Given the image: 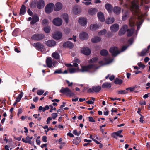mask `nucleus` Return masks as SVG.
Instances as JSON below:
<instances>
[{
    "mask_svg": "<svg viewBox=\"0 0 150 150\" xmlns=\"http://www.w3.org/2000/svg\"><path fill=\"white\" fill-rule=\"evenodd\" d=\"M46 45L49 47H52L56 45V42L54 40H50L47 42Z\"/></svg>",
    "mask_w": 150,
    "mask_h": 150,
    "instance_id": "nucleus-18",
    "label": "nucleus"
},
{
    "mask_svg": "<svg viewBox=\"0 0 150 150\" xmlns=\"http://www.w3.org/2000/svg\"><path fill=\"white\" fill-rule=\"evenodd\" d=\"M115 21L114 19L113 18H109L106 21V23L108 24H112Z\"/></svg>",
    "mask_w": 150,
    "mask_h": 150,
    "instance_id": "nucleus-37",
    "label": "nucleus"
},
{
    "mask_svg": "<svg viewBox=\"0 0 150 150\" xmlns=\"http://www.w3.org/2000/svg\"><path fill=\"white\" fill-rule=\"evenodd\" d=\"M129 90L131 92H132L134 90L133 87H129L127 88L126 89V91Z\"/></svg>",
    "mask_w": 150,
    "mask_h": 150,
    "instance_id": "nucleus-63",
    "label": "nucleus"
},
{
    "mask_svg": "<svg viewBox=\"0 0 150 150\" xmlns=\"http://www.w3.org/2000/svg\"><path fill=\"white\" fill-rule=\"evenodd\" d=\"M113 60L112 59H105L103 61H100L99 64L101 65L108 64L111 62Z\"/></svg>",
    "mask_w": 150,
    "mask_h": 150,
    "instance_id": "nucleus-8",
    "label": "nucleus"
},
{
    "mask_svg": "<svg viewBox=\"0 0 150 150\" xmlns=\"http://www.w3.org/2000/svg\"><path fill=\"white\" fill-rule=\"evenodd\" d=\"M105 8L107 10L108 12H111L113 9V7L112 5L109 3H106L105 4Z\"/></svg>",
    "mask_w": 150,
    "mask_h": 150,
    "instance_id": "nucleus-17",
    "label": "nucleus"
},
{
    "mask_svg": "<svg viewBox=\"0 0 150 150\" xmlns=\"http://www.w3.org/2000/svg\"><path fill=\"white\" fill-rule=\"evenodd\" d=\"M119 135H120V134L116 132L113 133L112 134V137L115 138L116 139H117V138L116 137V136H119Z\"/></svg>",
    "mask_w": 150,
    "mask_h": 150,
    "instance_id": "nucleus-47",
    "label": "nucleus"
},
{
    "mask_svg": "<svg viewBox=\"0 0 150 150\" xmlns=\"http://www.w3.org/2000/svg\"><path fill=\"white\" fill-rule=\"evenodd\" d=\"M45 4L44 1L42 0H40L38 3V8L39 9H40L42 8H43Z\"/></svg>",
    "mask_w": 150,
    "mask_h": 150,
    "instance_id": "nucleus-24",
    "label": "nucleus"
},
{
    "mask_svg": "<svg viewBox=\"0 0 150 150\" xmlns=\"http://www.w3.org/2000/svg\"><path fill=\"white\" fill-rule=\"evenodd\" d=\"M81 141V139L79 138H77L76 139L73 140V142L74 144L77 145L79 144Z\"/></svg>",
    "mask_w": 150,
    "mask_h": 150,
    "instance_id": "nucleus-43",
    "label": "nucleus"
},
{
    "mask_svg": "<svg viewBox=\"0 0 150 150\" xmlns=\"http://www.w3.org/2000/svg\"><path fill=\"white\" fill-rule=\"evenodd\" d=\"M127 29V25H124L121 28L120 31H119V35H122L124 34Z\"/></svg>",
    "mask_w": 150,
    "mask_h": 150,
    "instance_id": "nucleus-15",
    "label": "nucleus"
},
{
    "mask_svg": "<svg viewBox=\"0 0 150 150\" xmlns=\"http://www.w3.org/2000/svg\"><path fill=\"white\" fill-rule=\"evenodd\" d=\"M23 95V92H21L20 94L18 95V96L16 97V101L17 102H19L22 97Z\"/></svg>",
    "mask_w": 150,
    "mask_h": 150,
    "instance_id": "nucleus-33",
    "label": "nucleus"
},
{
    "mask_svg": "<svg viewBox=\"0 0 150 150\" xmlns=\"http://www.w3.org/2000/svg\"><path fill=\"white\" fill-rule=\"evenodd\" d=\"M97 16L99 19L101 21L103 22L105 21L104 15L102 12H98L97 14Z\"/></svg>",
    "mask_w": 150,
    "mask_h": 150,
    "instance_id": "nucleus-21",
    "label": "nucleus"
},
{
    "mask_svg": "<svg viewBox=\"0 0 150 150\" xmlns=\"http://www.w3.org/2000/svg\"><path fill=\"white\" fill-rule=\"evenodd\" d=\"M107 32V31L105 29H103L98 33V35L99 36L104 35Z\"/></svg>",
    "mask_w": 150,
    "mask_h": 150,
    "instance_id": "nucleus-42",
    "label": "nucleus"
},
{
    "mask_svg": "<svg viewBox=\"0 0 150 150\" xmlns=\"http://www.w3.org/2000/svg\"><path fill=\"white\" fill-rule=\"evenodd\" d=\"M27 12L31 16H32V15L33 13L31 11V10H30V9H29L28 10Z\"/></svg>",
    "mask_w": 150,
    "mask_h": 150,
    "instance_id": "nucleus-64",
    "label": "nucleus"
},
{
    "mask_svg": "<svg viewBox=\"0 0 150 150\" xmlns=\"http://www.w3.org/2000/svg\"><path fill=\"white\" fill-rule=\"evenodd\" d=\"M130 8L132 11H134L137 16H139L138 12L139 6L138 1L137 0H134L132 2Z\"/></svg>",
    "mask_w": 150,
    "mask_h": 150,
    "instance_id": "nucleus-2",
    "label": "nucleus"
},
{
    "mask_svg": "<svg viewBox=\"0 0 150 150\" xmlns=\"http://www.w3.org/2000/svg\"><path fill=\"white\" fill-rule=\"evenodd\" d=\"M62 33L59 31H56L52 34V37L56 40H59L62 37Z\"/></svg>",
    "mask_w": 150,
    "mask_h": 150,
    "instance_id": "nucleus-7",
    "label": "nucleus"
},
{
    "mask_svg": "<svg viewBox=\"0 0 150 150\" xmlns=\"http://www.w3.org/2000/svg\"><path fill=\"white\" fill-rule=\"evenodd\" d=\"M39 20V18L37 15H35L33 18V20L31 22V24H34Z\"/></svg>",
    "mask_w": 150,
    "mask_h": 150,
    "instance_id": "nucleus-25",
    "label": "nucleus"
},
{
    "mask_svg": "<svg viewBox=\"0 0 150 150\" xmlns=\"http://www.w3.org/2000/svg\"><path fill=\"white\" fill-rule=\"evenodd\" d=\"M76 36L73 35V38H71L69 39V40H71L73 39L74 41H76Z\"/></svg>",
    "mask_w": 150,
    "mask_h": 150,
    "instance_id": "nucleus-58",
    "label": "nucleus"
},
{
    "mask_svg": "<svg viewBox=\"0 0 150 150\" xmlns=\"http://www.w3.org/2000/svg\"><path fill=\"white\" fill-rule=\"evenodd\" d=\"M32 139V137H27L26 138V141H25V143H28L30 144H32V142L31 141V140Z\"/></svg>",
    "mask_w": 150,
    "mask_h": 150,
    "instance_id": "nucleus-45",
    "label": "nucleus"
},
{
    "mask_svg": "<svg viewBox=\"0 0 150 150\" xmlns=\"http://www.w3.org/2000/svg\"><path fill=\"white\" fill-rule=\"evenodd\" d=\"M91 52L90 50L87 47H84L81 50V52L86 55H89Z\"/></svg>",
    "mask_w": 150,
    "mask_h": 150,
    "instance_id": "nucleus-14",
    "label": "nucleus"
},
{
    "mask_svg": "<svg viewBox=\"0 0 150 150\" xmlns=\"http://www.w3.org/2000/svg\"><path fill=\"white\" fill-rule=\"evenodd\" d=\"M53 23L57 26H59L61 25L62 23V21L61 19L59 18H57L53 20Z\"/></svg>",
    "mask_w": 150,
    "mask_h": 150,
    "instance_id": "nucleus-10",
    "label": "nucleus"
},
{
    "mask_svg": "<svg viewBox=\"0 0 150 150\" xmlns=\"http://www.w3.org/2000/svg\"><path fill=\"white\" fill-rule=\"evenodd\" d=\"M26 12V7L24 5H22L20 10L19 14L22 16Z\"/></svg>",
    "mask_w": 150,
    "mask_h": 150,
    "instance_id": "nucleus-27",
    "label": "nucleus"
},
{
    "mask_svg": "<svg viewBox=\"0 0 150 150\" xmlns=\"http://www.w3.org/2000/svg\"><path fill=\"white\" fill-rule=\"evenodd\" d=\"M98 60V59L97 57H94L92 59L88 60V63L89 64L96 63Z\"/></svg>",
    "mask_w": 150,
    "mask_h": 150,
    "instance_id": "nucleus-34",
    "label": "nucleus"
},
{
    "mask_svg": "<svg viewBox=\"0 0 150 150\" xmlns=\"http://www.w3.org/2000/svg\"><path fill=\"white\" fill-rule=\"evenodd\" d=\"M62 7V5L60 2L56 3L54 7V10L55 11H58L60 10Z\"/></svg>",
    "mask_w": 150,
    "mask_h": 150,
    "instance_id": "nucleus-16",
    "label": "nucleus"
},
{
    "mask_svg": "<svg viewBox=\"0 0 150 150\" xmlns=\"http://www.w3.org/2000/svg\"><path fill=\"white\" fill-rule=\"evenodd\" d=\"M48 21L47 19H44L42 22V24L44 25H47L48 24Z\"/></svg>",
    "mask_w": 150,
    "mask_h": 150,
    "instance_id": "nucleus-49",
    "label": "nucleus"
},
{
    "mask_svg": "<svg viewBox=\"0 0 150 150\" xmlns=\"http://www.w3.org/2000/svg\"><path fill=\"white\" fill-rule=\"evenodd\" d=\"M93 90L96 92H98L101 89V87L100 86H93L92 88Z\"/></svg>",
    "mask_w": 150,
    "mask_h": 150,
    "instance_id": "nucleus-32",
    "label": "nucleus"
},
{
    "mask_svg": "<svg viewBox=\"0 0 150 150\" xmlns=\"http://www.w3.org/2000/svg\"><path fill=\"white\" fill-rule=\"evenodd\" d=\"M73 11L74 13L77 14L80 13L81 9L80 8H78L77 7L75 6L73 8Z\"/></svg>",
    "mask_w": 150,
    "mask_h": 150,
    "instance_id": "nucleus-28",
    "label": "nucleus"
},
{
    "mask_svg": "<svg viewBox=\"0 0 150 150\" xmlns=\"http://www.w3.org/2000/svg\"><path fill=\"white\" fill-rule=\"evenodd\" d=\"M148 50L146 49H145L143 50L141 53L140 56H145L146 54L148 53Z\"/></svg>",
    "mask_w": 150,
    "mask_h": 150,
    "instance_id": "nucleus-40",
    "label": "nucleus"
},
{
    "mask_svg": "<svg viewBox=\"0 0 150 150\" xmlns=\"http://www.w3.org/2000/svg\"><path fill=\"white\" fill-rule=\"evenodd\" d=\"M44 92V91L41 90H38L37 91V94L39 95H42Z\"/></svg>",
    "mask_w": 150,
    "mask_h": 150,
    "instance_id": "nucleus-53",
    "label": "nucleus"
},
{
    "mask_svg": "<svg viewBox=\"0 0 150 150\" xmlns=\"http://www.w3.org/2000/svg\"><path fill=\"white\" fill-rule=\"evenodd\" d=\"M100 54L103 56H105L107 55L108 53V51L105 50L103 49L100 51Z\"/></svg>",
    "mask_w": 150,
    "mask_h": 150,
    "instance_id": "nucleus-41",
    "label": "nucleus"
},
{
    "mask_svg": "<svg viewBox=\"0 0 150 150\" xmlns=\"http://www.w3.org/2000/svg\"><path fill=\"white\" fill-rule=\"evenodd\" d=\"M33 46L38 50H42L44 49V46L41 43L38 42L34 43L33 44Z\"/></svg>",
    "mask_w": 150,
    "mask_h": 150,
    "instance_id": "nucleus-12",
    "label": "nucleus"
},
{
    "mask_svg": "<svg viewBox=\"0 0 150 150\" xmlns=\"http://www.w3.org/2000/svg\"><path fill=\"white\" fill-rule=\"evenodd\" d=\"M134 32V29L132 28L130 29H128L127 30V36H131L133 34Z\"/></svg>",
    "mask_w": 150,
    "mask_h": 150,
    "instance_id": "nucleus-31",
    "label": "nucleus"
},
{
    "mask_svg": "<svg viewBox=\"0 0 150 150\" xmlns=\"http://www.w3.org/2000/svg\"><path fill=\"white\" fill-rule=\"evenodd\" d=\"M137 64L139 67L142 68V69H144L145 67V65L142 64L141 62L138 63Z\"/></svg>",
    "mask_w": 150,
    "mask_h": 150,
    "instance_id": "nucleus-51",
    "label": "nucleus"
},
{
    "mask_svg": "<svg viewBox=\"0 0 150 150\" xmlns=\"http://www.w3.org/2000/svg\"><path fill=\"white\" fill-rule=\"evenodd\" d=\"M54 4L52 3H50L47 4L45 7V12L47 13H50L53 10Z\"/></svg>",
    "mask_w": 150,
    "mask_h": 150,
    "instance_id": "nucleus-4",
    "label": "nucleus"
},
{
    "mask_svg": "<svg viewBox=\"0 0 150 150\" xmlns=\"http://www.w3.org/2000/svg\"><path fill=\"white\" fill-rule=\"evenodd\" d=\"M100 67L96 65L90 64L87 66H82L81 69H80L79 67H72L69 68V70L71 74L75 73L79 71L82 72L88 71L93 73L95 72L100 68Z\"/></svg>",
    "mask_w": 150,
    "mask_h": 150,
    "instance_id": "nucleus-1",
    "label": "nucleus"
},
{
    "mask_svg": "<svg viewBox=\"0 0 150 150\" xmlns=\"http://www.w3.org/2000/svg\"><path fill=\"white\" fill-rule=\"evenodd\" d=\"M118 94H124L127 93L128 92L126 90H120L117 91Z\"/></svg>",
    "mask_w": 150,
    "mask_h": 150,
    "instance_id": "nucleus-46",
    "label": "nucleus"
},
{
    "mask_svg": "<svg viewBox=\"0 0 150 150\" xmlns=\"http://www.w3.org/2000/svg\"><path fill=\"white\" fill-rule=\"evenodd\" d=\"M79 38L82 40H87L89 38L88 33L84 31L81 32L79 35Z\"/></svg>",
    "mask_w": 150,
    "mask_h": 150,
    "instance_id": "nucleus-5",
    "label": "nucleus"
},
{
    "mask_svg": "<svg viewBox=\"0 0 150 150\" xmlns=\"http://www.w3.org/2000/svg\"><path fill=\"white\" fill-rule=\"evenodd\" d=\"M121 8L120 7L115 6L114 8L113 11L114 13L117 15H119L120 12Z\"/></svg>",
    "mask_w": 150,
    "mask_h": 150,
    "instance_id": "nucleus-26",
    "label": "nucleus"
},
{
    "mask_svg": "<svg viewBox=\"0 0 150 150\" xmlns=\"http://www.w3.org/2000/svg\"><path fill=\"white\" fill-rule=\"evenodd\" d=\"M78 23L81 26H84L87 23V19L84 18H80L78 20Z\"/></svg>",
    "mask_w": 150,
    "mask_h": 150,
    "instance_id": "nucleus-11",
    "label": "nucleus"
},
{
    "mask_svg": "<svg viewBox=\"0 0 150 150\" xmlns=\"http://www.w3.org/2000/svg\"><path fill=\"white\" fill-rule=\"evenodd\" d=\"M52 57L56 59H57L59 58L60 56L59 54L56 52H55L52 54Z\"/></svg>",
    "mask_w": 150,
    "mask_h": 150,
    "instance_id": "nucleus-39",
    "label": "nucleus"
},
{
    "mask_svg": "<svg viewBox=\"0 0 150 150\" xmlns=\"http://www.w3.org/2000/svg\"><path fill=\"white\" fill-rule=\"evenodd\" d=\"M111 86V84L110 83L108 82H105L103 84L102 87L103 88H110Z\"/></svg>",
    "mask_w": 150,
    "mask_h": 150,
    "instance_id": "nucleus-30",
    "label": "nucleus"
},
{
    "mask_svg": "<svg viewBox=\"0 0 150 150\" xmlns=\"http://www.w3.org/2000/svg\"><path fill=\"white\" fill-rule=\"evenodd\" d=\"M46 63L47 67L51 68L52 66V60L51 57L47 58L46 60Z\"/></svg>",
    "mask_w": 150,
    "mask_h": 150,
    "instance_id": "nucleus-22",
    "label": "nucleus"
},
{
    "mask_svg": "<svg viewBox=\"0 0 150 150\" xmlns=\"http://www.w3.org/2000/svg\"><path fill=\"white\" fill-rule=\"evenodd\" d=\"M51 116L52 118L55 119L57 117L58 115L57 113H53L51 114Z\"/></svg>",
    "mask_w": 150,
    "mask_h": 150,
    "instance_id": "nucleus-52",
    "label": "nucleus"
},
{
    "mask_svg": "<svg viewBox=\"0 0 150 150\" xmlns=\"http://www.w3.org/2000/svg\"><path fill=\"white\" fill-rule=\"evenodd\" d=\"M73 133L74 134L77 136H79L81 133V132L79 131L78 132H77V130H74L73 131Z\"/></svg>",
    "mask_w": 150,
    "mask_h": 150,
    "instance_id": "nucleus-48",
    "label": "nucleus"
},
{
    "mask_svg": "<svg viewBox=\"0 0 150 150\" xmlns=\"http://www.w3.org/2000/svg\"><path fill=\"white\" fill-rule=\"evenodd\" d=\"M100 27L99 25L97 24H93L90 25V28L91 30H95L98 28Z\"/></svg>",
    "mask_w": 150,
    "mask_h": 150,
    "instance_id": "nucleus-29",
    "label": "nucleus"
},
{
    "mask_svg": "<svg viewBox=\"0 0 150 150\" xmlns=\"http://www.w3.org/2000/svg\"><path fill=\"white\" fill-rule=\"evenodd\" d=\"M110 52L111 53L112 55L114 56H116L120 53L116 47H112L110 48Z\"/></svg>",
    "mask_w": 150,
    "mask_h": 150,
    "instance_id": "nucleus-9",
    "label": "nucleus"
},
{
    "mask_svg": "<svg viewBox=\"0 0 150 150\" xmlns=\"http://www.w3.org/2000/svg\"><path fill=\"white\" fill-rule=\"evenodd\" d=\"M98 10L96 9L95 8H91L88 11L89 14L91 15H93L95 14L97 12Z\"/></svg>",
    "mask_w": 150,
    "mask_h": 150,
    "instance_id": "nucleus-23",
    "label": "nucleus"
},
{
    "mask_svg": "<svg viewBox=\"0 0 150 150\" xmlns=\"http://www.w3.org/2000/svg\"><path fill=\"white\" fill-rule=\"evenodd\" d=\"M49 109V106L48 105H46L45 107L44 108L43 110V112H45L46 110H48Z\"/></svg>",
    "mask_w": 150,
    "mask_h": 150,
    "instance_id": "nucleus-56",
    "label": "nucleus"
},
{
    "mask_svg": "<svg viewBox=\"0 0 150 150\" xmlns=\"http://www.w3.org/2000/svg\"><path fill=\"white\" fill-rule=\"evenodd\" d=\"M119 28V26L117 24H115L112 25L110 27V30L112 32L117 31Z\"/></svg>",
    "mask_w": 150,
    "mask_h": 150,
    "instance_id": "nucleus-13",
    "label": "nucleus"
},
{
    "mask_svg": "<svg viewBox=\"0 0 150 150\" xmlns=\"http://www.w3.org/2000/svg\"><path fill=\"white\" fill-rule=\"evenodd\" d=\"M73 44L69 42L68 41L65 42L63 45V46L64 47H68L69 48H71L73 47Z\"/></svg>",
    "mask_w": 150,
    "mask_h": 150,
    "instance_id": "nucleus-20",
    "label": "nucleus"
},
{
    "mask_svg": "<svg viewBox=\"0 0 150 150\" xmlns=\"http://www.w3.org/2000/svg\"><path fill=\"white\" fill-rule=\"evenodd\" d=\"M60 92L62 93L66 94L67 95L71 96L74 95V94L67 87H62L60 90Z\"/></svg>",
    "mask_w": 150,
    "mask_h": 150,
    "instance_id": "nucleus-3",
    "label": "nucleus"
},
{
    "mask_svg": "<svg viewBox=\"0 0 150 150\" xmlns=\"http://www.w3.org/2000/svg\"><path fill=\"white\" fill-rule=\"evenodd\" d=\"M62 17L66 23H68L69 18L67 14L66 13L63 14L62 16Z\"/></svg>",
    "mask_w": 150,
    "mask_h": 150,
    "instance_id": "nucleus-36",
    "label": "nucleus"
},
{
    "mask_svg": "<svg viewBox=\"0 0 150 150\" xmlns=\"http://www.w3.org/2000/svg\"><path fill=\"white\" fill-rule=\"evenodd\" d=\"M129 15V13L127 11L125 12L122 16V19L123 21H125L127 19Z\"/></svg>",
    "mask_w": 150,
    "mask_h": 150,
    "instance_id": "nucleus-38",
    "label": "nucleus"
},
{
    "mask_svg": "<svg viewBox=\"0 0 150 150\" xmlns=\"http://www.w3.org/2000/svg\"><path fill=\"white\" fill-rule=\"evenodd\" d=\"M114 82L115 84L120 85L122 83V81L121 79L116 78Z\"/></svg>",
    "mask_w": 150,
    "mask_h": 150,
    "instance_id": "nucleus-44",
    "label": "nucleus"
},
{
    "mask_svg": "<svg viewBox=\"0 0 150 150\" xmlns=\"http://www.w3.org/2000/svg\"><path fill=\"white\" fill-rule=\"evenodd\" d=\"M74 63H73V64L72 65V67L74 66V67H75L76 68H77L79 67H78V65L77 64V63L74 62Z\"/></svg>",
    "mask_w": 150,
    "mask_h": 150,
    "instance_id": "nucleus-62",
    "label": "nucleus"
},
{
    "mask_svg": "<svg viewBox=\"0 0 150 150\" xmlns=\"http://www.w3.org/2000/svg\"><path fill=\"white\" fill-rule=\"evenodd\" d=\"M136 21V19L134 18H131L129 21V25L131 26H134L135 24V22Z\"/></svg>",
    "mask_w": 150,
    "mask_h": 150,
    "instance_id": "nucleus-35",
    "label": "nucleus"
},
{
    "mask_svg": "<svg viewBox=\"0 0 150 150\" xmlns=\"http://www.w3.org/2000/svg\"><path fill=\"white\" fill-rule=\"evenodd\" d=\"M42 140L44 142H47V137L46 136H43L42 137Z\"/></svg>",
    "mask_w": 150,
    "mask_h": 150,
    "instance_id": "nucleus-61",
    "label": "nucleus"
},
{
    "mask_svg": "<svg viewBox=\"0 0 150 150\" xmlns=\"http://www.w3.org/2000/svg\"><path fill=\"white\" fill-rule=\"evenodd\" d=\"M44 37L43 35L41 34H37L34 35L32 37V39L36 40H40Z\"/></svg>",
    "mask_w": 150,
    "mask_h": 150,
    "instance_id": "nucleus-6",
    "label": "nucleus"
},
{
    "mask_svg": "<svg viewBox=\"0 0 150 150\" xmlns=\"http://www.w3.org/2000/svg\"><path fill=\"white\" fill-rule=\"evenodd\" d=\"M89 121L91 122H94L95 121L94 119L91 117H88Z\"/></svg>",
    "mask_w": 150,
    "mask_h": 150,
    "instance_id": "nucleus-59",
    "label": "nucleus"
},
{
    "mask_svg": "<svg viewBox=\"0 0 150 150\" xmlns=\"http://www.w3.org/2000/svg\"><path fill=\"white\" fill-rule=\"evenodd\" d=\"M62 73V72L60 69L56 70L54 73V74H61Z\"/></svg>",
    "mask_w": 150,
    "mask_h": 150,
    "instance_id": "nucleus-54",
    "label": "nucleus"
},
{
    "mask_svg": "<svg viewBox=\"0 0 150 150\" xmlns=\"http://www.w3.org/2000/svg\"><path fill=\"white\" fill-rule=\"evenodd\" d=\"M101 39V38L100 37L95 36L91 39V41L93 43H96L100 42Z\"/></svg>",
    "mask_w": 150,
    "mask_h": 150,
    "instance_id": "nucleus-19",
    "label": "nucleus"
},
{
    "mask_svg": "<svg viewBox=\"0 0 150 150\" xmlns=\"http://www.w3.org/2000/svg\"><path fill=\"white\" fill-rule=\"evenodd\" d=\"M73 61L74 62H75L77 63H80V60H79V59L76 58H75Z\"/></svg>",
    "mask_w": 150,
    "mask_h": 150,
    "instance_id": "nucleus-57",
    "label": "nucleus"
},
{
    "mask_svg": "<svg viewBox=\"0 0 150 150\" xmlns=\"http://www.w3.org/2000/svg\"><path fill=\"white\" fill-rule=\"evenodd\" d=\"M52 120V118L51 117H48L47 119V124H49L51 120Z\"/></svg>",
    "mask_w": 150,
    "mask_h": 150,
    "instance_id": "nucleus-60",
    "label": "nucleus"
},
{
    "mask_svg": "<svg viewBox=\"0 0 150 150\" xmlns=\"http://www.w3.org/2000/svg\"><path fill=\"white\" fill-rule=\"evenodd\" d=\"M50 30V28L49 27H46L44 28V30L45 32L47 33H49Z\"/></svg>",
    "mask_w": 150,
    "mask_h": 150,
    "instance_id": "nucleus-50",
    "label": "nucleus"
},
{
    "mask_svg": "<svg viewBox=\"0 0 150 150\" xmlns=\"http://www.w3.org/2000/svg\"><path fill=\"white\" fill-rule=\"evenodd\" d=\"M139 115L141 116L139 120L140 122L142 123H143V122L144 121L143 120L144 117L142 116L141 114H139Z\"/></svg>",
    "mask_w": 150,
    "mask_h": 150,
    "instance_id": "nucleus-55",
    "label": "nucleus"
}]
</instances>
